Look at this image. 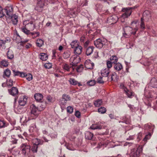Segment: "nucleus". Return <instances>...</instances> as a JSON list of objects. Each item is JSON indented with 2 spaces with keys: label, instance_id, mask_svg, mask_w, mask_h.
<instances>
[{
  "label": "nucleus",
  "instance_id": "obj_10",
  "mask_svg": "<svg viewBox=\"0 0 157 157\" xmlns=\"http://www.w3.org/2000/svg\"><path fill=\"white\" fill-rule=\"evenodd\" d=\"M27 98L25 96H23L20 98L18 101L19 105L18 108L20 106H24L26 104L27 102Z\"/></svg>",
  "mask_w": 157,
  "mask_h": 157
},
{
  "label": "nucleus",
  "instance_id": "obj_53",
  "mask_svg": "<svg viewBox=\"0 0 157 157\" xmlns=\"http://www.w3.org/2000/svg\"><path fill=\"white\" fill-rule=\"evenodd\" d=\"M117 77L116 73L115 72L113 73L111 75V78L112 80H115L117 78Z\"/></svg>",
  "mask_w": 157,
  "mask_h": 157
},
{
  "label": "nucleus",
  "instance_id": "obj_20",
  "mask_svg": "<svg viewBox=\"0 0 157 157\" xmlns=\"http://www.w3.org/2000/svg\"><path fill=\"white\" fill-rule=\"evenodd\" d=\"M85 138L88 140H91L94 136V134L89 131H87L85 133Z\"/></svg>",
  "mask_w": 157,
  "mask_h": 157
},
{
  "label": "nucleus",
  "instance_id": "obj_50",
  "mask_svg": "<svg viewBox=\"0 0 157 157\" xmlns=\"http://www.w3.org/2000/svg\"><path fill=\"white\" fill-rule=\"evenodd\" d=\"M83 70V65H80L78 66L76 68V70L77 72H82Z\"/></svg>",
  "mask_w": 157,
  "mask_h": 157
},
{
  "label": "nucleus",
  "instance_id": "obj_16",
  "mask_svg": "<svg viewBox=\"0 0 157 157\" xmlns=\"http://www.w3.org/2000/svg\"><path fill=\"white\" fill-rule=\"evenodd\" d=\"M94 47L92 46L86 48V54L87 56L90 55L93 52Z\"/></svg>",
  "mask_w": 157,
  "mask_h": 157
},
{
  "label": "nucleus",
  "instance_id": "obj_5",
  "mask_svg": "<svg viewBox=\"0 0 157 157\" xmlns=\"http://www.w3.org/2000/svg\"><path fill=\"white\" fill-rule=\"evenodd\" d=\"M79 59V57L76 55H74L72 56L70 59L71 62H72V64H70L71 67L76 66L77 64L80 61Z\"/></svg>",
  "mask_w": 157,
  "mask_h": 157
},
{
  "label": "nucleus",
  "instance_id": "obj_35",
  "mask_svg": "<svg viewBox=\"0 0 157 157\" xmlns=\"http://www.w3.org/2000/svg\"><path fill=\"white\" fill-rule=\"evenodd\" d=\"M44 44V41L41 39H38L37 40L36 44L37 46L39 47H41Z\"/></svg>",
  "mask_w": 157,
  "mask_h": 157
},
{
  "label": "nucleus",
  "instance_id": "obj_29",
  "mask_svg": "<svg viewBox=\"0 0 157 157\" xmlns=\"http://www.w3.org/2000/svg\"><path fill=\"white\" fill-rule=\"evenodd\" d=\"M8 124V123H7L5 121L0 120V128L6 127Z\"/></svg>",
  "mask_w": 157,
  "mask_h": 157
},
{
  "label": "nucleus",
  "instance_id": "obj_28",
  "mask_svg": "<svg viewBox=\"0 0 157 157\" xmlns=\"http://www.w3.org/2000/svg\"><path fill=\"white\" fill-rule=\"evenodd\" d=\"M67 101L66 100H65V99H61L60 101V105L62 109H63L65 108V105L67 103Z\"/></svg>",
  "mask_w": 157,
  "mask_h": 157
},
{
  "label": "nucleus",
  "instance_id": "obj_33",
  "mask_svg": "<svg viewBox=\"0 0 157 157\" xmlns=\"http://www.w3.org/2000/svg\"><path fill=\"white\" fill-rule=\"evenodd\" d=\"M78 41L77 40H75L73 41L71 44V47L72 48H75L76 47L79 45L78 44Z\"/></svg>",
  "mask_w": 157,
  "mask_h": 157
},
{
  "label": "nucleus",
  "instance_id": "obj_7",
  "mask_svg": "<svg viewBox=\"0 0 157 157\" xmlns=\"http://www.w3.org/2000/svg\"><path fill=\"white\" fill-rule=\"evenodd\" d=\"M8 91L10 95L14 97L17 96L19 93L18 89L15 87H13L11 89H8Z\"/></svg>",
  "mask_w": 157,
  "mask_h": 157
},
{
  "label": "nucleus",
  "instance_id": "obj_1",
  "mask_svg": "<svg viewBox=\"0 0 157 157\" xmlns=\"http://www.w3.org/2000/svg\"><path fill=\"white\" fill-rule=\"evenodd\" d=\"M31 147L29 143H23L20 146V149L22 154L24 156L28 155L30 153Z\"/></svg>",
  "mask_w": 157,
  "mask_h": 157
},
{
  "label": "nucleus",
  "instance_id": "obj_34",
  "mask_svg": "<svg viewBox=\"0 0 157 157\" xmlns=\"http://www.w3.org/2000/svg\"><path fill=\"white\" fill-rule=\"evenodd\" d=\"M110 61H112L113 63H115L118 61V58L115 56H113L109 58Z\"/></svg>",
  "mask_w": 157,
  "mask_h": 157
},
{
  "label": "nucleus",
  "instance_id": "obj_45",
  "mask_svg": "<svg viewBox=\"0 0 157 157\" xmlns=\"http://www.w3.org/2000/svg\"><path fill=\"white\" fill-rule=\"evenodd\" d=\"M67 112L71 113L73 111V108L71 106H68L67 108Z\"/></svg>",
  "mask_w": 157,
  "mask_h": 157
},
{
  "label": "nucleus",
  "instance_id": "obj_4",
  "mask_svg": "<svg viewBox=\"0 0 157 157\" xmlns=\"http://www.w3.org/2000/svg\"><path fill=\"white\" fill-rule=\"evenodd\" d=\"M106 40L99 38L94 41V44L96 47L101 49L106 44Z\"/></svg>",
  "mask_w": 157,
  "mask_h": 157
},
{
  "label": "nucleus",
  "instance_id": "obj_22",
  "mask_svg": "<svg viewBox=\"0 0 157 157\" xmlns=\"http://www.w3.org/2000/svg\"><path fill=\"white\" fill-rule=\"evenodd\" d=\"M124 92L128 98H132L134 94V93L131 91H130L127 89H125Z\"/></svg>",
  "mask_w": 157,
  "mask_h": 157
},
{
  "label": "nucleus",
  "instance_id": "obj_6",
  "mask_svg": "<svg viewBox=\"0 0 157 157\" xmlns=\"http://www.w3.org/2000/svg\"><path fill=\"white\" fill-rule=\"evenodd\" d=\"M3 10L5 12L6 16V17H10V16L12 15L13 14V10L12 6H6Z\"/></svg>",
  "mask_w": 157,
  "mask_h": 157
},
{
  "label": "nucleus",
  "instance_id": "obj_9",
  "mask_svg": "<svg viewBox=\"0 0 157 157\" xmlns=\"http://www.w3.org/2000/svg\"><path fill=\"white\" fill-rule=\"evenodd\" d=\"M151 17L150 12L147 10H145L143 14V20H145L146 21H148L151 18Z\"/></svg>",
  "mask_w": 157,
  "mask_h": 157
},
{
  "label": "nucleus",
  "instance_id": "obj_30",
  "mask_svg": "<svg viewBox=\"0 0 157 157\" xmlns=\"http://www.w3.org/2000/svg\"><path fill=\"white\" fill-rule=\"evenodd\" d=\"M71 55V52L69 51H66L63 54V57L64 59L69 58Z\"/></svg>",
  "mask_w": 157,
  "mask_h": 157
},
{
  "label": "nucleus",
  "instance_id": "obj_12",
  "mask_svg": "<svg viewBox=\"0 0 157 157\" xmlns=\"http://www.w3.org/2000/svg\"><path fill=\"white\" fill-rule=\"evenodd\" d=\"M110 70L108 68H105L102 69L101 71V74L102 77H107V80H108V77L110 73Z\"/></svg>",
  "mask_w": 157,
  "mask_h": 157
},
{
  "label": "nucleus",
  "instance_id": "obj_54",
  "mask_svg": "<svg viewBox=\"0 0 157 157\" xmlns=\"http://www.w3.org/2000/svg\"><path fill=\"white\" fill-rule=\"evenodd\" d=\"M12 140L11 141L12 142L13 144H16L17 143V141L18 140V139L15 138V135H13L12 136Z\"/></svg>",
  "mask_w": 157,
  "mask_h": 157
},
{
  "label": "nucleus",
  "instance_id": "obj_8",
  "mask_svg": "<svg viewBox=\"0 0 157 157\" xmlns=\"http://www.w3.org/2000/svg\"><path fill=\"white\" fill-rule=\"evenodd\" d=\"M7 18L11 20L13 25H15L17 24L18 22V16L16 14H12Z\"/></svg>",
  "mask_w": 157,
  "mask_h": 157
},
{
  "label": "nucleus",
  "instance_id": "obj_57",
  "mask_svg": "<svg viewBox=\"0 0 157 157\" xmlns=\"http://www.w3.org/2000/svg\"><path fill=\"white\" fill-rule=\"evenodd\" d=\"M36 128V125L35 123H34V124H32L30 126V130L31 131H33L35 128Z\"/></svg>",
  "mask_w": 157,
  "mask_h": 157
},
{
  "label": "nucleus",
  "instance_id": "obj_18",
  "mask_svg": "<svg viewBox=\"0 0 157 157\" xmlns=\"http://www.w3.org/2000/svg\"><path fill=\"white\" fill-rule=\"evenodd\" d=\"M34 98L37 101L41 102L43 98V96L42 94L37 93L34 95Z\"/></svg>",
  "mask_w": 157,
  "mask_h": 157
},
{
  "label": "nucleus",
  "instance_id": "obj_3",
  "mask_svg": "<svg viewBox=\"0 0 157 157\" xmlns=\"http://www.w3.org/2000/svg\"><path fill=\"white\" fill-rule=\"evenodd\" d=\"M142 151V149L140 146L136 148H133L131 150L130 154V157H138L140 153Z\"/></svg>",
  "mask_w": 157,
  "mask_h": 157
},
{
  "label": "nucleus",
  "instance_id": "obj_36",
  "mask_svg": "<svg viewBox=\"0 0 157 157\" xmlns=\"http://www.w3.org/2000/svg\"><path fill=\"white\" fill-rule=\"evenodd\" d=\"M68 81L70 84L74 85H76L78 83V82L74 78H70Z\"/></svg>",
  "mask_w": 157,
  "mask_h": 157
},
{
  "label": "nucleus",
  "instance_id": "obj_55",
  "mask_svg": "<svg viewBox=\"0 0 157 157\" xmlns=\"http://www.w3.org/2000/svg\"><path fill=\"white\" fill-rule=\"evenodd\" d=\"M44 67L46 69H50L52 67V65L51 63H46L44 65Z\"/></svg>",
  "mask_w": 157,
  "mask_h": 157
},
{
  "label": "nucleus",
  "instance_id": "obj_25",
  "mask_svg": "<svg viewBox=\"0 0 157 157\" xmlns=\"http://www.w3.org/2000/svg\"><path fill=\"white\" fill-rule=\"evenodd\" d=\"M9 65V62L5 59H3L0 62V66L1 67H6Z\"/></svg>",
  "mask_w": 157,
  "mask_h": 157
},
{
  "label": "nucleus",
  "instance_id": "obj_62",
  "mask_svg": "<svg viewBox=\"0 0 157 157\" xmlns=\"http://www.w3.org/2000/svg\"><path fill=\"white\" fill-rule=\"evenodd\" d=\"M129 16H128L126 13H124L122 15L121 19H124L125 18H128Z\"/></svg>",
  "mask_w": 157,
  "mask_h": 157
},
{
  "label": "nucleus",
  "instance_id": "obj_23",
  "mask_svg": "<svg viewBox=\"0 0 157 157\" xmlns=\"http://www.w3.org/2000/svg\"><path fill=\"white\" fill-rule=\"evenodd\" d=\"M32 142L33 145H36L37 146L42 144V143L41 144V141L40 140L36 138L33 139Z\"/></svg>",
  "mask_w": 157,
  "mask_h": 157
},
{
  "label": "nucleus",
  "instance_id": "obj_26",
  "mask_svg": "<svg viewBox=\"0 0 157 157\" xmlns=\"http://www.w3.org/2000/svg\"><path fill=\"white\" fill-rule=\"evenodd\" d=\"M122 11L124 12V13H126L129 16L131 15L132 13V10L128 9V7L123 8Z\"/></svg>",
  "mask_w": 157,
  "mask_h": 157
},
{
  "label": "nucleus",
  "instance_id": "obj_49",
  "mask_svg": "<svg viewBox=\"0 0 157 157\" xmlns=\"http://www.w3.org/2000/svg\"><path fill=\"white\" fill-rule=\"evenodd\" d=\"M96 83V81L94 80H91L87 82V84L90 86H94Z\"/></svg>",
  "mask_w": 157,
  "mask_h": 157
},
{
  "label": "nucleus",
  "instance_id": "obj_27",
  "mask_svg": "<svg viewBox=\"0 0 157 157\" xmlns=\"http://www.w3.org/2000/svg\"><path fill=\"white\" fill-rule=\"evenodd\" d=\"M7 56L8 59L12 60L14 58V55L13 52L11 50H9L7 53Z\"/></svg>",
  "mask_w": 157,
  "mask_h": 157
},
{
  "label": "nucleus",
  "instance_id": "obj_48",
  "mask_svg": "<svg viewBox=\"0 0 157 157\" xmlns=\"http://www.w3.org/2000/svg\"><path fill=\"white\" fill-rule=\"evenodd\" d=\"M62 99H65V100H66L67 101L70 100V96L66 94H63V95L62 98Z\"/></svg>",
  "mask_w": 157,
  "mask_h": 157
},
{
  "label": "nucleus",
  "instance_id": "obj_42",
  "mask_svg": "<svg viewBox=\"0 0 157 157\" xmlns=\"http://www.w3.org/2000/svg\"><path fill=\"white\" fill-rule=\"evenodd\" d=\"M72 67H71L70 64V65H69L65 63L63 66V68L67 71H69L70 68Z\"/></svg>",
  "mask_w": 157,
  "mask_h": 157
},
{
  "label": "nucleus",
  "instance_id": "obj_40",
  "mask_svg": "<svg viewBox=\"0 0 157 157\" xmlns=\"http://www.w3.org/2000/svg\"><path fill=\"white\" fill-rule=\"evenodd\" d=\"M21 31L25 33V34L28 35L30 33V31L27 29L26 28H21Z\"/></svg>",
  "mask_w": 157,
  "mask_h": 157
},
{
  "label": "nucleus",
  "instance_id": "obj_13",
  "mask_svg": "<svg viewBox=\"0 0 157 157\" xmlns=\"http://www.w3.org/2000/svg\"><path fill=\"white\" fill-rule=\"evenodd\" d=\"M101 123H98L92 124L90 127V128L92 130L99 129L100 130L102 128V125Z\"/></svg>",
  "mask_w": 157,
  "mask_h": 157
},
{
  "label": "nucleus",
  "instance_id": "obj_32",
  "mask_svg": "<svg viewBox=\"0 0 157 157\" xmlns=\"http://www.w3.org/2000/svg\"><path fill=\"white\" fill-rule=\"evenodd\" d=\"M40 58L43 61H45L48 59L47 55L44 53H41L40 56Z\"/></svg>",
  "mask_w": 157,
  "mask_h": 157
},
{
  "label": "nucleus",
  "instance_id": "obj_24",
  "mask_svg": "<svg viewBox=\"0 0 157 157\" xmlns=\"http://www.w3.org/2000/svg\"><path fill=\"white\" fill-rule=\"evenodd\" d=\"M11 74V71L10 69L7 68L4 71L3 76L4 78L6 77L9 78Z\"/></svg>",
  "mask_w": 157,
  "mask_h": 157
},
{
  "label": "nucleus",
  "instance_id": "obj_31",
  "mask_svg": "<svg viewBox=\"0 0 157 157\" xmlns=\"http://www.w3.org/2000/svg\"><path fill=\"white\" fill-rule=\"evenodd\" d=\"M102 100L98 99L95 101L94 102V104L96 107H99L102 104Z\"/></svg>",
  "mask_w": 157,
  "mask_h": 157
},
{
  "label": "nucleus",
  "instance_id": "obj_2",
  "mask_svg": "<svg viewBox=\"0 0 157 157\" xmlns=\"http://www.w3.org/2000/svg\"><path fill=\"white\" fill-rule=\"evenodd\" d=\"M31 109V116L35 119L38 116L40 113L38 107H36L34 104H32L30 106Z\"/></svg>",
  "mask_w": 157,
  "mask_h": 157
},
{
  "label": "nucleus",
  "instance_id": "obj_11",
  "mask_svg": "<svg viewBox=\"0 0 157 157\" xmlns=\"http://www.w3.org/2000/svg\"><path fill=\"white\" fill-rule=\"evenodd\" d=\"M85 67L87 69H92L93 68L94 64L91 62L90 60L87 59L86 60L85 62Z\"/></svg>",
  "mask_w": 157,
  "mask_h": 157
},
{
  "label": "nucleus",
  "instance_id": "obj_43",
  "mask_svg": "<svg viewBox=\"0 0 157 157\" xmlns=\"http://www.w3.org/2000/svg\"><path fill=\"white\" fill-rule=\"evenodd\" d=\"M38 148L37 146L33 145L31 148V151L33 153H36L37 152Z\"/></svg>",
  "mask_w": 157,
  "mask_h": 157
},
{
  "label": "nucleus",
  "instance_id": "obj_38",
  "mask_svg": "<svg viewBox=\"0 0 157 157\" xmlns=\"http://www.w3.org/2000/svg\"><path fill=\"white\" fill-rule=\"evenodd\" d=\"M106 111V109L103 107H101L98 109V111L101 114L105 113Z\"/></svg>",
  "mask_w": 157,
  "mask_h": 157
},
{
  "label": "nucleus",
  "instance_id": "obj_19",
  "mask_svg": "<svg viewBox=\"0 0 157 157\" xmlns=\"http://www.w3.org/2000/svg\"><path fill=\"white\" fill-rule=\"evenodd\" d=\"M25 27L30 31L33 30L34 29V25L33 22L31 21L29 23L25 25Z\"/></svg>",
  "mask_w": 157,
  "mask_h": 157
},
{
  "label": "nucleus",
  "instance_id": "obj_64",
  "mask_svg": "<svg viewBox=\"0 0 157 157\" xmlns=\"http://www.w3.org/2000/svg\"><path fill=\"white\" fill-rule=\"evenodd\" d=\"M120 87L121 89H123L124 90V91L125 89H127V88L125 86L124 84L122 83L120 84Z\"/></svg>",
  "mask_w": 157,
  "mask_h": 157
},
{
  "label": "nucleus",
  "instance_id": "obj_44",
  "mask_svg": "<svg viewBox=\"0 0 157 157\" xmlns=\"http://www.w3.org/2000/svg\"><path fill=\"white\" fill-rule=\"evenodd\" d=\"M10 40L9 39H6L5 40H0V45L1 46H2L3 44H5L7 42H10Z\"/></svg>",
  "mask_w": 157,
  "mask_h": 157
},
{
  "label": "nucleus",
  "instance_id": "obj_14",
  "mask_svg": "<svg viewBox=\"0 0 157 157\" xmlns=\"http://www.w3.org/2000/svg\"><path fill=\"white\" fill-rule=\"evenodd\" d=\"M45 4L38 2L36 6L35 7V10L39 12H41L43 9Z\"/></svg>",
  "mask_w": 157,
  "mask_h": 157
},
{
  "label": "nucleus",
  "instance_id": "obj_17",
  "mask_svg": "<svg viewBox=\"0 0 157 157\" xmlns=\"http://www.w3.org/2000/svg\"><path fill=\"white\" fill-rule=\"evenodd\" d=\"M150 85L153 87L157 88V78H152L150 81Z\"/></svg>",
  "mask_w": 157,
  "mask_h": 157
},
{
  "label": "nucleus",
  "instance_id": "obj_52",
  "mask_svg": "<svg viewBox=\"0 0 157 157\" xmlns=\"http://www.w3.org/2000/svg\"><path fill=\"white\" fill-rule=\"evenodd\" d=\"M112 61H107L106 62V64L107 65V68H108L109 69L110 68H111L112 67V64L113 63Z\"/></svg>",
  "mask_w": 157,
  "mask_h": 157
},
{
  "label": "nucleus",
  "instance_id": "obj_61",
  "mask_svg": "<svg viewBox=\"0 0 157 157\" xmlns=\"http://www.w3.org/2000/svg\"><path fill=\"white\" fill-rule=\"evenodd\" d=\"M75 116L78 118H79L81 116L80 113L78 111H76L75 113Z\"/></svg>",
  "mask_w": 157,
  "mask_h": 157
},
{
  "label": "nucleus",
  "instance_id": "obj_58",
  "mask_svg": "<svg viewBox=\"0 0 157 157\" xmlns=\"http://www.w3.org/2000/svg\"><path fill=\"white\" fill-rule=\"evenodd\" d=\"M143 20V18H141V22L140 23V27L141 28L144 29L145 28V26Z\"/></svg>",
  "mask_w": 157,
  "mask_h": 157
},
{
  "label": "nucleus",
  "instance_id": "obj_47",
  "mask_svg": "<svg viewBox=\"0 0 157 157\" xmlns=\"http://www.w3.org/2000/svg\"><path fill=\"white\" fill-rule=\"evenodd\" d=\"M125 28V29H124V33H123V34L124 36L125 37H127V34L125 33V30H126V31L127 32V30H130L132 29V28L130 27H126Z\"/></svg>",
  "mask_w": 157,
  "mask_h": 157
},
{
  "label": "nucleus",
  "instance_id": "obj_51",
  "mask_svg": "<svg viewBox=\"0 0 157 157\" xmlns=\"http://www.w3.org/2000/svg\"><path fill=\"white\" fill-rule=\"evenodd\" d=\"M144 128L145 129L149 130V131L152 130V127L148 124H145L144 125Z\"/></svg>",
  "mask_w": 157,
  "mask_h": 157
},
{
  "label": "nucleus",
  "instance_id": "obj_41",
  "mask_svg": "<svg viewBox=\"0 0 157 157\" xmlns=\"http://www.w3.org/2000/svg\"><path fill=\"white\" fill-rule=\"evenodd\" d=\"M103 77L99 76L97 79V82L100 84H103L104 83V81L103 79Z\"/></svg>",
  "mask_w": 157,
  "mask_h": 157
},
{
  "label": "nucleus",
  "instance_id": "obj_59",
  "mask_svg": "<svg viewBox=\"0 0 157 157\" xmlns=\"http://www.w3.org/2000/svg\"><path fill=\"white\" fill-rule=\"evenodd\" d=\"M13 72L14 74V76H19L20 72L18 71H15L14 70H13Z\"/></svg>",
  "mask_w": 157,
  "mask_h": 157
},
{
  "label": "nucleus",
  "instance_id": "obj_37",
  "mask_svg": "<svg viewBox=\"0 0 157 157\" xmlns=\"http://www.w3.org/2000/svg\"><path fill=\"white\" fill-rule=\"evenodd\" d=\"M13 80L11 79L7 80L6 85L8 87H11L13 85Z\"/></svg>",
  "mask_w": 157,
  "mask_h": 157
},
{
  "label": "nucleus",
  "instance_id": "obj_21",
  "mask_svg": "<svg viewBox=\"0 0 157 157\" xmlns=\"http://www.w3.org/2000/svg\"><path fill=\"white\" fill-rule=\"evenodd\" d=\"M114 66V68L115 70L117 71H119L123 69L122 65L119 63H116Z\"/></svg>",
  "mask_w": 157,
  "mask_h": 157
},
{
  "label": "nucleus",
  "instance_id": "obj_39",
  "mask_svg": "<svg viewBox=\"0 0 157 157\" xmlns=\"http://www.w3.org/2000/svg\"><path fill=\"white\" fill-rule=\"evenodd\" d=\"M151 136V133L150 132H149L148 134L146 135L145 136L143 139V141H144L145 143H146V142L147 141V140L150 138Z\"/></svg>",
  "mask_w": 157,
  "mask_h": 157
},
{
  "label": "nucleus",
  "instance_id": "obj_56",
  "mask_svg": "<svg viewBox=\"0 0 157 157\" xmlns=\"http://www.w3.org/2000/svg\"><path fill=\"white\" fill-rule=\"evenodd\" d=\"M28 139L26 138V139L29 141H33V139H34L35 137L34 136V135H29L28 137Z\"/></svg>",
  "mask_w": 157,
  "mask_h": 157
},
{
  "label": "nucleus",
  "instance_id": "obj_60",
  "mask_svg": "<svg viewBox=\"0 0 157 157\" xmlns=\"http://www.w3.org/2000/svg\"><path fill=\"white\" fill-rule=\"evenodd\" d=\"M90 41L89 40H87L86 41L84 44V47L85 48L88 47V46L89 44Z\"/></svg>",
  "mask_w": 157,
  "mask_h": 157
},
{
  "label": "nucleus",
  "instance_id": "obj_46",
  "mask_svg": "<svg viewBox=\"0 0 157 157\" xmlns=\"http://www.w3.org/2000/svg\"><path fill=\"white\" fill-rule=\"evenodd\" d=\"M25 77L28 81H30L32 79L33 76L30 74H26Z\"/></svg>",
  "mask_w": 157,
  "mask_h": 157
},
{
  "label": "nucleus",
  "instance_id": "obj_15",
  "mask_svg": "<svg viewBox=\"0 0 157 157\" xmlns=\"http://www.w3.org/2000/svg\"><path fill=\"white\" fill-rule=\"evenodd\" d=\"M82 47L81 46L79 45L75 48L74 52L76 56H78L80 55L82 52Z\"/></svg>",
  "mask_w": 157,
  "mask_h": 157
},
{
  "label": "nucleus",
  "instance_id": "obj_63",
  "mask_svg": "<svg viewBox=\"0 0 157 157\" xmlns=\"http://www.w3.org/2000/svg\"><path fill=\"white\" fill-rule=\"evenodd\" d=\"M26 74L25 73L21 72L19 74V76L22 78L25 77Z\"/></svg>",
  "mask_w": 157,
  "mask_h": 157
}]
</instances>
